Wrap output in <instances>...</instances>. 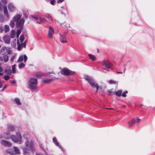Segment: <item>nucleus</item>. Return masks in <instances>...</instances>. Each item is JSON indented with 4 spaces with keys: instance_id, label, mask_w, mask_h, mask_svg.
Wrapping results in <instances>:
<instances>
[{
    "instance_id": "obj_1",
    "label": "nucleus",
    "mask_w": 155,
    "mask_h": 155,
    "mask_svg": "<svg viewBox=\"0 0 155 155\" xmlns=\"http://www.w3.org/2000/svg\"><path fill=\"white\" fill-rule=\"evenodd\" d=\"M16 135L17 137L13 135H12L10 137L9 133L7 132L4 134V137L6 139H8L11 137L12 140L14 142L21 144L22 142V137L21 134L17 132L16 133Z\"/></svg>"
},
{
    "instance_id": "obj_2",
    "label": "nucleus",
    "mask_w": 155,
    "mask_h": 155,
    "mask_svg": "<svg viewBox=\"0 0 155 155\" xmlns=\"http://www.w3.org/2000/svg\"><path fill=\"white\" fill-rule=\"evenodd\" d=\"M84 78L88 81V83L92 87L96 88L97 91L96 93H97L99 88L98 84L95 83V81L91 77L88 76H86Z\"/></svg>"
},
{
    "instance_id": "obj_3",
    "label": "nucleus",
    "mask_w": 155,
    "mask_h": 155,
    "mask_svg": "<svg viewBox=\"0 0 155 155\" xmlns=\"http://www.w3.org/2000/svg\"><path fill=\"white\" fill-rule=\"evenodd\" d=\"M37 84V80L35 78H31L28 82V87L31 89H36V85Z\"/></svg>"
},
{
    "instance_id": "obj_4",
    "label": "nucleus",
    "mask_w": 155,
    "mask_h": 155,
    "mask_svg": "<svg viewBox=\"0 0 155 155\" xmlns=\"http://www.w3.org/2000/svg\"><path fill=\"white\" fill-rule=\"evenodd\" d=\"M62 74L65 76L71 75L75 74V72L70 70L67 68H64L62 69L61 71Z\"/></svg>"
},
{
    "instance_id": "obj_5",
    "label": "nucleus",
    "mask_w": 155,
    "mask_h": 155,
    "mask_svg": "<svg viewBox=\"0 0 155 155\" xmlns=\"http://www.w3.org/2000/svg\"><path fill=\"white\" fill-rule=\"evenodd\" d=\"M102 65L104 66L105 70L108 71L107 69L111 68L112 65L109 61L106 60H104L103 61L102 64Z\"/></svg>"
},
{
    "instance_id": "obj_6",
    "label": "nucleus",
    "mask_w": 155,
    "mask_h": 155,
    "mask_svg": "<svg viewBox=\"0 0 155 155\" xmlns=\"http://www.w3.org/2000/svg\"><path fill=\"white\" fill-rule=\"evenodd\" d=\"M140 121V119L138 117H136L129 121L127 124L128 126L129 127H131L134 124L136 123H139Z\"/></svg>"
},
{
    "instance_id": "obj_7",
    "label": "nucleus",
    "mask_w": 155,
    "mask_h": 155,
    "mask_svg": "<svg viewBox=\"0 0 155 155\" xmlns=\"http://www.w3.org/2000/svg\"><path fill=\"white\" fill-rule=\"evenodd\" d=\"M25 19L24 18H22L19 21L17 22L16 26L21 30H22L23 28V25L25 22Z\"/></svg>"
},
{
    "instance_id": "obj_8",
    "label": "nucleus",
    "mask_w": 155,
    "mask_h": 155,
    "mask_svg": "<svg viewBox=\"0 0 155 155\" xmlns=\"http://www.w3.org/2000/svg\"><path fill=\"white\" fill-rule=\"evenodd\" d=\"M54 33V31L52 27L51 26H50L49 28L48 37L50 38H52Z\"/></svg>"
},
{
    "instance_id": "obj_9",
    "label": "nucleus",
    "mask_w": 155,
    "mask_h": 155,
    "mask_svg": "<svg viewBox=\"0 0 155 155\" xmlns=\"http://www.w3.org/2000/svg\"><path fill=\"white\" fill-rule=\"evenodd\" d=\"M13 148H14V150H15V152L13 151H11L9 152V153L11 155H15V152L17 154H18L19 153L20 150L18 147H14Z\"/></svg>"
},
{
    "instance_id": "obj_10",
    "label": "nucleus",
    "mask_w": 155,
    "mask_h": 155,
    "mask_svg": "<svg viewBox=\"0 0 155 155\" xmlns=\"http://www.w3.org/2000/svg\"><path fill=\"white\" fill-rule=\"evenodd\" d=\"M3 39L4 42L7 44H9L10 42V38L8 35H5L3 36Z\"/></svg>"
},
{
    "instance_id": "obj_11",
    "label": "nucleus",
    "mask_w": 155,
    "mask_h": 155,
    "mask_svg": "<svg viewBox=\"0 0 155 155\" xmlns=\"http://www.w3.org/2000/svg\"><path fill=\"white\" fill-rule=\"evenodd\" d=\"M8 8L10 11L13 12L15 10L16 8L12 4L10 3L8 5Z\"/></svg>"
},
{
    "instance_id": "obj_12",
    "label": "nucleus",
    "mask_w": 155,
    "mask_h": 155,
    "mask_svg": "<svg viewBox=\"0 0 155 155\" xmlns=\"http://www.w3.org/2000/svg\"><path fill=\"white\" fill-rule=\"evenodd\" d=\"M60 41L62 43H66L67 42V41L66 40V38L65 36L64 35H61L60 34Z\"/></svg>"
},
{
    "instance_id": "obj_13",
    "label": "nucleus",
    "mask_w": 155,
    "mask_h": 155,
    "mask_svg": "<svg viewBox=\"0 0 155 155\" xmlns=\"http://www.w3.org/2000/svg\"><path fill=\"white\" fill-rule=\"evenodd\" d=\"M8 51L7 47H3L0 50V54L2 55L5 54Z\"/></svg>"
},
{
    "instance_id": "obj_14",
    "label": "nucleus",
    "mask_w": 155,
    "mask_h": 155,
    "mask_svg": "<svg viewBox=\"0 0 155 155\" xmlns=\"http://www.w3.org/2000/svg\"><path fill=\"white\" fill-rule=\"evenodd\" d=\"M21 17V15L19 14H17L13 17V20L17 22L20 19Z\"/></svg>"
},
{
    "instance_id": "obj_15",
    "label": "nucleus",
    "mask_w": 155,
    "mask_h": 155,
    "mask_svg": "<svg viewBox=\"0 0 155 155\" xmlns=\"http://www.w3.org/2000/svg\"><path fill=\"white\" fill-rule=\"evenodd\" d=\"M1 144L6 146L9 147L11 146V144L8 142L7 141L5 140H2L1 141Z\"/></svg>"
},
{
    "instance_id": "obj_16",
    "label": "nucleus",
    "mask_w": 155,
    "mask_h": 155,
    "mask_svg": "<svg viewBox=\"0 0 155 155\" xmlns=\"http://www.w3.org/2000/svg\"><path fill=\"white\" fill-rule=\"evenodd\" d=\"M25 144L26 146L28 148H31L33 145V143L32 141H29L27 140L25 143Z\"/></svg>"
},
{
    "instance_id": "obj_17",
    "label": "nucleus",
    "mask_w": 155,
    "mask_h": 155,
    "mask_svg": "<svg viewBox=\"0 0 155 155\" xmlns=\"http://www.w3.org/2000/svg\"><path fill=\"white\" fill-rule=\"evenodd\" d=\"M39 19L40 20V21H36V22L37 24H41V23H44L47 21L44 18L40 17H39Z\"/></svg>"
},
{
    "instance_id": "obj_18",
    "label": "nucleus",
    "mask_w": 155,
    "mask_h": 155,
    "mask_svg": "<svg viewBox=\"0 0 155 155\" xmlns=\"http://www.w3.org/2000/svg\"><path fill=\"white\" fill-rule=\"evenodd\" d=\"M15 129V127L12 125H8L7 127V130L8 131H13Z\"/></svg>"
},
{
    "instance_id": "obj_19",
    "label": "nucleus",
    "mask_w": 155,
    "mask_h": 155,
    "mask_svg": "<svg viewBox=\"0 0 155 155\" xmlns=\"http://www.w3.org/2000/svg\"><path fill=\"white\" fill-rule=\"evenodd\" d=\"M53 80V79L46 78L43 79L42 82L46 83H49Z\"/></svg>"
},
{
    "instance_id": "obj_20",
    "label": "nucleus",
    "mask_w": 155,
    "mask_h": 155,
    "mask_svg": "<svg viewBox=\"0 0 155 155\" xmlns=\"http://www.w3.org/2000/svg\"><path fill=\"white\" fill-rule=\"evenodd\" d=\"M88 56L90 59L92 61H94L96 60V57L94 55L89 54H88Z\"/></svg>"
},
{
    "instance_id": "obj_21",
    "label": "nucleus",
    "mask_w": 155,
    "mask_h": 155,
    "mask_svg": "<svg viewBox=\"0 0 155 155\" xmlns=\"http://www.w3.org/2000/svg\"><path fill=\"white\" fill-rule=\"evenodd\" d=\"M15 31L13 30L11 31L10 34V38H14L15 37Z\"/></svg>"
},
{
    "instance_id": "obj_22",
    "label": "nucleus",
    "mask_w": 155,
    "mask_h": 155,
    "mask_svg": "<svg viewBox=\"0 0 155 155\" xmlns=\"http://www.w3.org/2000/svg\"><path fill=\"white\" fill-rule=\"evenodd\" d=\"M5 72L8 74L11 75L12 73V71L8 68H6L5 70Z\"/></svg>"
},
{
    "instance_id": "obj_23",
    "label": "nucleus",
    "mask_w": 155,
    "mask_h": 155,
    "mask_svg": "<svg viewBox=\"0 0 155 155\" xmlns=\"http://www.w3.org/2000/svg\"><path fill=\"white\" fill-rule=\"evenodd\" d=\"M14 101L18 105H21V103L19 99L18 98H15V99Z\"/></svg>"
},
{
    "instance_id": "obj_24",
    "label": "nucleus",
    "mask_w": 155,
    "mask_h": 155,
    "mask_svg": "<svg viewBox=\"0 0 155 155\" xmlns=\"http://www.w3.org/2000/svg\"><path fill=\"white\" fill-rule=\"evenodd\" d=\"M45 16L47 18L51 19V21H53L52 18L50 14L48 13L45 14Z\"/></svg>"
},
{
    "instance_id": "obj_25",
    "label": "nucleus",
    "mask_w": 155,
    "mask_h": 155,
    "mask_svg": "<svg viewBox=\"0 0 155 155\" xmlns=\"http://www.w3.org/2000/svg\"><path fill=\"white\" fill-rule=\"evenodd\" d=\"M3 59L4 61L6 62L8 60V57L7 55H5L3 56Z\"/></svg>"
},
{
    "instance_id": "obj_26",
    "label": "nucleus",
    "mask_w": 155,
    "mask_h": 155,
    "mask_svg": "<svg viewBox=\"0 0 155 155\" xmlns=\"http://www.w3.org/2000/svg\"><path fill=\"white\" fill-rule=\"evenodd\" d=\"M9 30V27L8 25H6L5 26L4 31L5 33L8 31Z\"/></svg>"
},
{
    "instance_id": "obj_27",
    "label": "nucleus",
    "mask_w": 155,
    "mask_h": 155,
    "mask_svg": "<svg viewBox=\"0 0 155 155\" xmlns=\"http://www.w3.org/2000/svg\"><path fill=\"white\" fill-rule=\"evenodd\" d=\"M122 92V91H121L120 90L115 92V94L117 96H120L121 95Z\"/></svg>"
},
{
    "instance_id": "obj_28",
    "label": "nucleus",
    "mask_w": 155,
    "mask_h": 155,
    "mask_svg": "<svg viewBox=\"0 0 155 155\" xmlns=\"http://www.w3.org/2000/svg\"><path fill=\"white\" fill-rule=\"evenodd\" d=\"M53 142L57 146H58L59 144L57 142V140L55 137L53 138Z\"/></svg>"
},
{
    "instance_id": "obj_29",
    "label": "nucleus",
    "mask_w": 155,
    "mask_h": 155,
    "mask_svg": "<svg viewBox=\"0 0 155 155\" xmlns=\"http://www.w3.org/2000/svg\"><path fill=\"white\" fill-rule=\"evenodd\" d=\"M14 21L13 20H11L9 24L10 26L12 28H13L14 26L15 23Z\"/></svg>"
},
{
    "instance_id": "obj_30",
    "label": "nucleus",
    "mask_w": 155,
    "mask_h": 155,
    "mask_svg": "<svg viewBox=\"0 0 155 155\" xmlns=\"http://www.w3.org/2000/svg\"><path fill=\"white\" fill-rule=\"evenodd\" d=\"M17 44L18 45L17 49L18 51H20L21 49V48L22 46L20 45L19 42L18 40L17 41Z\"/></svg>"
},
{
    "instance_id": "obj_31",
    "label": "nucleus",
    "mask_w": 155,
    "mask_h": 155,
    "mask_svg": "<svg viewBox=\"0 0 155 155\" xmlns=\"http://www.w3.org/2000/svg\"><path fill=\"white\" fill-rule=\"evenodd\" d=\"M4 14H8V11L7 9V7L6 6H5L4 7Z\"/></svg>"
},
{
    "instance_id": "obj_32",
    "label": "nucleus",
    "mask_w": 155,
    "mask_h": 155,
    "mask_svg": "<svg viewBox=\"0 0 155 155\" xmlns=\"http://www.w3.org/2000/svg\"><path fill=\"white\" fill-rule=\"evenodd\" d=\"M23 56L21 55L19 57L18 59L17 60V62H21L23 61Z\"/></svg>"
},
{
    "instance_id": "obj_33",
    "label": "nucleus",
    "mask_w": 155,
    "mask_h": 155,
    "mask_svg": "<svg viewBox=\"0 0 155 155\" xmlns=\"http://www.w3.org/2000/svg\"><path fill=\"white\" fill-rule=\"evenodd\" d=\"M25 66V64L22 63H21L18 65V68L21 69L23 68Z\"/></svg>"
},
{
    "instance_id": "obj_34",
    "label": "nucleus",
    "mask_w": 155,
    "mask_h": 155,
    "mask_svg": "<svg viewBox=\"0 0 155 155\" xmlns=\"http://www.w3.org/2000/svg\"><path fill=\"white\" fill-rule=\"evenodd\" d=\"M21 30L20 29H19L17 30L16 32V37L17 38H18V37L19 35L21 33Z\"/></svg>"
},
{
    "instance_id": "obj_35",
    "label": "nucleus",
    "mask_w": 155,
    "mask_h": 155,
    "mask_svg": "<svg viewBox=\"0 0 155 155\" xmlns=\"http://www.w3.org/2000/svg\"><path fill=\"white\" fill-rule=\"evenodd\" d=\"M24 35H21L20 36L19 39L21 42H22L24 40Z\"/></svg>"
},
{
    "instance_id": "obj_36",
    "label": "nucleus",
    "mask_w": 155,
    "mask_h": 155,
    "mask_svg": "<svg viewBox=\"0 0 155 155\" xmlns=\"http://www.w3.org/2000/svg\"><path fill=\"white\" fill-rule=\"evenodd\" d=\"M0 21L2 22H4V18L3 16H0Z\"/></svg>"
},
{
    "instance_id": "obj_37",
    "label": "nucleus",
    "mask_w": 155,
    "mask_h": 155,
    "mask_svg": "<svg viewBox=\"0 0 155 155\" xmlns=\"http://www.w3.org/2000/svg\"><path fill=\"white\" fill-rule=\"evenodd\" d=\"M24 153L25 154H26L27 153V149L26 148H23V149Z\"/></svg>"
},
{
    "instance_id": "obj_38",
    "label": "nucleus",
    "mask_w": 155,
    "mask_h": 155,
    "mask_svg": "<svg viewBox=\"0 0 155 155\" xmlns=\"http://www.w3.org/2000/svg\"><path fill=\"white\" fill-rule=\"evenodd\" d=\"M31 17L34 18L35 20L36 21H37V20L39 18L37 16H34L33 15H31Z\"/></svg>"
},
{
    "instance_id": "obj_39",
    "label": "nucleus",
    "mask_w": 155,
    "mask_h": 155,
    "mask_svg": "<svg viewBox=\"0 0 155 155\" xmlns=\"http://www.w3.org/2000/svg\"><path fill=\"white\" fill-rule=\"evenodd\" d=\"M109 82L110 84H116V82L112 80H110L109 81Z\"/></svg>"
},
{
    "instance_id": "obj_40",
    "label": "nucleus",
    "mask_w": 155,
    "mask_h": 155,
    "mask_svg": "<svg viewBox=\"0 0 155 155\" xmlns=\"http://www.w3.org/2000/svg\"><path fill=\"white\" fill-rule=\"evenodd\" d=\"M23 58H24V62H25L27 60V57L25 54L24 55Z\"/></svg>"
},
{
    "instance_id": "obj_41",
    "label": "nucleus",
    "mask_w": 155,
    "mask_h": 155,
    "mask_svg": "<svg viewBox=\"0 0 155 155\" xmlns=\"http://www.w3.org/2000/svg\"><path fill=\"white\" fill-rule=\"evenodd\" d=\"M127 91L123 92L122 94V96L123 97H126L127 95L126 94H127Z\"/></svg>"
},
{
    "instance_id": "obj_42",
    "label": "nucleus",
    "mask_w": 155,
    "mask_h": 155,
    "mask_svg": "<svg viewBox=\"0 0 155 155\" xmlns=\"http://www.w3.org/2000/svg\"><path fill=\"white\" fill-rule=\"evenodd\" d=\"M4 78L5 80H8L10 79V77L8 75H5L4 77Z\"/></svg>"
},
{
    "instance_id": "obj_43",
    "label": "nucleus",
    "mask_w": 155,
    "mask_h": 155,
    "mask_svg": "<svg viewBox=\"0 0 155 155\" xmlns=\"http://www.w3.org/2000/svg\"><path fill=\"white\" fill-rule=\"evenodd\" d=\"M23 137L26 139H28L29 136L27 134H24L23 135Z\"/></svg>"
},
{
    "instance_id": "obj_44",
    "label": "nucleus",
    "mask_w": 155,
    "mask_h": 155,
    "mask_svg": "<svg viewBox=\"0 0 155 155\" xmlns=\"http://www.w3.org/2000/svg\"><path fill=\"white\" fill-rule=\"evenodd\" d=\"M7 49L8 51L7 52H8V54H10L12 52L11 50L9 48L7 47Z\"/></svg>"
},
{
    "instance_id": "obj_45",
    "label": "nucleus",
    "mask_w": 155,
    "mask_h": 155,
    "mask_svg": "<svg viewBox=\"0 0 155 155\" xmlns=\"http://www.w3.org/2000/svg\"><path fill=\"white\" fill-rule=\"evenodd\" d=\"M12 71L13 73H16L15 68L14 66H12Z\"/></svg>"
},
{
    "instance_id": "obj_46",
    "label": "nucleus",
    "mask_w": 155,
    "mask_h": 155,
    "mask_svg": "<svg viewBox=\"0 0 155 155\" xmlns=\"http://www.w3.org/2000/svg\"><path fill=\"white\" fill-rule=\"evenodd\" d=\"M4 31L3 28L2 26H0V33H2Z\"/></svg>"
},
{
    "instance_id": "obj_47",
    "label": "nucleus",
    "mask_w": 155,
    "mask_h": 155,
    "mask_svg": "<svg viewBox=\"0 0 155 155\" xmlns=\"http://www.w3.org/2000/svg\"><path fill=\"white\" fill-rule=\"evenodd\" d=\"M3 5L1 2H0V11L2 10L3 8Z\"/></svg>"
},
{
    "instance_id": "obj_48",
    "label": "nucleus",
    "mask_w": 155,
    "mask_h": 155,
    "mask_svg": "<svg viewBox=\"0 0 155 155\" xmlns=\"http://www.w3.org/2000/svg\"><path fill=\"white\" fill-rule=\"evenodd\" d=\"M55 2V0H52L50 2V3L52 5H54Z\"/></svg>"
},
{
    "instance_id": "obj_49",
    "label": "nucleus",
    "mask_w": 155,
    "mask_h": 155,
    "mask_svg": "<svg viewBox=\"0 0 155 155\" xmlns=\"http://www.w3.org/2000/svg\"><path fill=\"white\" fill-rule=\"evenodd\" d=\"M2 2L4 4H6L7 3V0H1Z\"/></svg>"
},
{
    "instance_id": "obj_50",
    "label": "nucleus",
    "mask_w": 155,
    "mask_h": 155,
    "mask_svg": "<svg viewBox=\"0 0 155 155\" xmlns=\"http://www.w3.org/2000/svg\"><path fill=\"white\" fill-rule=\"evenodd\" d=\"M113 89H111V90H109L108 91V94H109V95H110V94L112 93V90H113Z\"/></svg>"
},
{
    "instance_id": "obj_51",
    "label": "nucleus",
    "mask_w": 155,
    "mask_h": 155,
    "mask_svg": "<svg viewBox=\"0 0 155 155\" xmlns=\"http://www.w3.org/2000/svg\"><path fill=\"white\" fill-rule=\"evenodd\" d=\"M64 1V0H58L57 1V3H61L63 2Z\"/></svg>"
},
{
    "instance_id": "obj_52",
    "label": "nucleus",
    "mask_w": 155,
    "mask_h": 155,
    "mask_svg": "<svg viewBox=\"0 0 155 155\" xmlns=\"http://www.w3.org/2000/svg\"><path fill=\"white\" fill-rule=\"evenodd\" d=\"M21 46L22 47H24V48H25L26 47V44L25 43V42H24V43H23L22 45H21Z\"/></svg>"
},
{
    "instance_id": "obj_53",
    "label": "nucleus",
    "mask_w": 155,
    "mask_h": 155,
    "mask_svg": "<svg viewBox=\"0 0 155 155\" xmlns=\"http://www.w3.org/2000/svg\"><path fill=\"white\" fill-rule=\"evenodd\" d=\"M5 15L6 16V17L8 19L9 18V15L8 14H5Z\"/></svg>"
},
{
    "instance_id": "obj_54",
    "label": "nucleus",
    "mask_w": 155,
    "mask_h": 155,
    "mask_svg": "<svg viewBox=\"0 0 155 155\" xmlns=\"http://www.w3.org/2000/svg\"><path fill=\"white\" fill-rule=\"evenodd\" d=\"M16 83V81L15 80H14L12 81V82H11V83L12 84H15Z\"/></svg>"
},
{
    "instance_id": "obj_55",
    "label": "nucleus",
    "mask_w": 155,
    "mask_h": 155,
    "mask_svg": "<svg viewBox=\"0 0 155 155\" xmlns=\"http://www.w3.org/2000/svg\"><path fill=\"white\" fill-rule=\"evenodd\" d=\"M3 61V58L0 56V61Z\"/></svg>"
},
{
    "instance_id": "obj_56",
    "label": "nucleus",
    "mask_w": 155,
    "mask_h": 155,
    "mask_svg": "<svg viewBox=\"0 0 155 155\" xmlns=\"http://www.w3.org/2000/svg\"><path fill=\"white\" fill-rule=\"evenodd\" d=\"M106 109L109 110H114V108H106Z\"/></svg>"
},
{
    "instance_id": "obj_57",
    "label": "nucleus",
    "mask_w": 155,
    "mask_h": 155,
    "mask_svg": "<svg viewBox=\"0 0 155 155\" xmlns=\"http://www.w3.org/2000/svg\"><path fill=\"white\" fill-rule=\"evenodd\" d=\"M2 70V68L1 66V64H0V72Z\"/></svg>"
},
{
    "instance_id": "obj_58",
    "label": "nucleus",
    "mask_w": 155,
    "mask_h": 155,
    "mask_svg": "<svg viewBox=\"0 0 155 155\" xmlns=\"http://www.w3.org/2000/svg\"><path fill=\"white\" fill-rule=\"evenodd\" d=\"M24 15L26 18H28V16L27 15L25 14H24Z\"/></svg>"
},
{
    "instance_id": "obj_59",
    "label": "nucleus",
    "mask_w": 155,
    "mask_h": 155,
    "mask_svg": "<svg viewBox=\"0 0 155 155\" xmlns=\"http://www.w3.org/2000/svg\"><path fill=\"white\" fill-rule=\"evenodd\" d=\"M7 85H5L3 87V89H5L6 87H7Z\"/></svg>"
},
{
    "instance_id": "obj_60",
    "label": "nucleus",
    "mask_w": 155,
    "mask_h": 155,
    "mask_svg": "<svg viewBox=\"0 0 155 155\" xmlns=\"http://www.w3.org/2000/svg\"><path fill=\"white\" fill-rule=\"evenodd\" d=\"M117 74H122V72H117Z\"/></svg>"
},
{
    "instance_id": "obj_61",
    "label": "nucleus",
    "mask_w": 155,
    "mask_h": 155,
    "mask_svg": "<svg viewBox=\"0 0 155 155\" xmlns=\"http://www.w3.org/2000/svg\"><path fill=\"white\" fill-rule=\"evenodd\" d=\"M3 75V73H0V76Z\"/></svg>"
},
{
    "instance_id": "obj_62",
    "label": "nucleus",
    "mask_w": 155,
    "mask_h": 155,
    "mask_svg": "<svg viewBox=\"0 0 155 155\" xmlns=\"http://www.w3.org/2000/svg\"><path fill=\"white\" fill-rule=\"evenodd\" d=\"M126 70V68H125L124 69V73L125 72V71Z\"/></svg>"
},
{
    "instance_id": "obj_63",
    "label": "nucleus",
    "mask_w": 155,
    "mask_h": 155,
    "mask_svg": "<svg viewBox=\"0 0 155 155\" xmlns=\"http://www.w3.org/2000/svg\"><path fill=\"white\" fill-rule=\"evenodd\" d=\"M2 87V84L0 83V88H1Z\"/></svg>"
},
{
    "instance_id": "obj_64",
    "label": "nucleus",
    "mask_w": 155,
    "mask_h": 155,
    "mask_svg": "<svg viewBox=\"0 0 155 155\" xmlns=\"http://www.w3.org/2000/svg\"><path fill=\"white\" fill-rule=\"evenodd\" d=\"M13 43L14 44H15V45H15H15H16V44H15V43H14V42H12V43L11 44L12 45V44H13Z\"/></svg>"
}]
</instances>
